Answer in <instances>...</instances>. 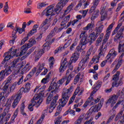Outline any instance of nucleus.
Wrapping results in <instances>:
<instances>
[{
  "instance_id": "44",
  "label": "nucleus",
  "mask_w": 124,
  "mask_h": 124,
  "mask_svg": "<svg viewBox=\"0 0 124 124\" xmlns=\"http://www.w3.org/2000/svg\"><path fill=\"white\" fill-rule=\"evenodd\" d=\"M37 31V29L36 28H33L28 34V37L31 36L33 33H35Z\"/></svg>"
},
{
  "instance_id": "15",
  "label": "nucleus",
  "mask_w": 124,
  "mask_h": 124,
  "mask_svg": "<svg viewBox=\"0 0 124 124\" xmlns=\"http://www.w3.org/2000/svg\"><path fill=\"white\" fill-rule=\"evenodd\" d=\"M50 18H46L41 24V25L40 26V28L42 29L43 30L42 33H45L46 32V31L49 29V27H50V25H48L49 23V20H50Z\"/></svg>"
},
{
  "instance_id": "10",
  "label": "nucleus",
  "mask_w": 124,
  "mask_h": 124,
  "mask_svg": "<svg viewBox=\"0 0 124 124\" xmlns=\"http://www.w3.org/2000/svg\"><path fill=\"white\" fill-rule=\"evenodd\" d=\"M104 100L102 99L98 105L92 107L89 109L88 115H92V114H93V112L94 113V112H98V111H99V110H100L102 107Z\"/></svg>"
},
{
  "instance_id": "27",
  "label": "nucleus",
  "mask_w": 124,
  "mask_h": 124,
  "mask_svg": "<svg viewBox=\"0 0 124 124\" xmlns=\"http://www.w3.org/2000/svg\"><path fill=\"white\" fill-rule=\"evenodd\" d=\"M95 93L94 91H93L91 93L90 96L88 98L87 100L85 102V103L83 105V107L84 108H86V107H87L88 105H89V104H90V103H91V102L93 101V93Z\"/></svg>"
},
{
  "instance_id": "6",
  "label": "nucleus",
  "mask_w": 124,
  "mask_h": 124,
  "mask_svg": "<svg viewBox=\"0 0 124 124\" xmlns=\"http://www.w3.org/2000/svg\"><path fill=\"white\" fill-rule=\"evenodd\" d=\"M119 30L116 29V28L115 30L112 31V35H115L116 33L117 34L115 36L114 38L113 39V41L114 42H119V41H121L122 39H123V37H124V27H122L118 32Z\"/></svg>"
},
{
  "instance_id": "20",
  "label": "nucleus",
  "mask_w": 124,
  "mask_h": 124,
  "mask_svg": "<svg viewBox=\"0 0 124 124\" xmlns=\"http://www.w3.org/2000/svg\"><path fill=\"white\" fill-rule=\"evenodd\" d=\"M58 89L59 86H58V83L56 82H54L51 83L50 86L48 89V91L53 93L54 92L56 93V92H58Z\"/></svg>"
},
{
  "instance_id": "39",
  "label": "nucleus",
  "mask_w": 124,
  "mask_h": 124,
  "mask_svg": "<svg viewBox=\"0 0 124 124\" xmlns=\"http://www.w3.org/2000/svg\"><path fill=\"white\" fill-rule=\"evenodd\" d=\"M104 35V34L103 33H102L100 34L99 37L98 38L96 41V45L97 46L99 44V43H101V41H102V39L103 38V36Z\"/></svg>"
},
{
  "instance_id": "50",
  "label": "nucleus",
  "mask_w": 124,
  "mask_h": 124,
  "mask_svg": "<svg viewBox=\"0 0 124 124\" xmlns=\"http://www.w3.org/2000/svg\"><path fill=\"white\" fill-rule=\"evenodd\" d=\"M100 14L102 15L101 16V21H104L107 17V13H100Z\"/></svg>"
},
{
  "instance_id": "33",
  "label": "nucleus",
  "mask_w": 124,
  "mask_h": 124,
  "mask_svg": "<svg viewBox=\"0 0 124 124\" xmlns=\"http://www.w3.org/2000/svg\"><path fill=\"white\" fill-rule=\"evenodd\" d=\"M99 15V10H96V11H95L93 14L92 15V16L91 18V19L92 20V21H93V20H94V19H96V18H97V17H98Z\"/></svg>"
},
{
  "instance_id": "12",
  "label": "nucleus",
  "mask_w": 124,
  "mask_h": 124,
  "mask_svg": "<svg viewBox=\"0 0 124 124\" xmlns=\"http://www.w3.org/2000/svg\"><path fill=\"white\" fill-rule=\"evenodd\" d=\"M117 55H118V52L116 51H115V50H114V49H111L108 54L107 55L106 57V60H107V61H108V62H113V60H114V59H115V58L116 57V56H117Z\"/></svg>"
},
{
  "instance_id": "13",
  "label": "nucleus",
  "mask_w": 124,
  "mask_h": 124,
  "mask_svg": "<svg viewBox=\"0 0 124 124\" xmlns=\"http://www.w3.org/2000/svg\"><path fill=\"white\" fill-rule=\"evenodd\" d=\"M41 87V85H38L34 89V93H35L38 90L37 93H38V95H35V96H40L39 98H40L41 96H44V92L45 89H46V85H44L42 87Z\"/></svg>"
},
{
  "instance_id": "58",
  "label": "nucleus",
  "mask_w": 124,
  "mask_h": 124,
  "mask_svg": "<svg viewBox=\"0 0 124 124\" xmlns=\"http://www.w3.org/2000/svg\"><path fill=\"white\" fill-rule=\"evenodd\" d=\"M45 117V115L44 114H42L41 115V119H40L37 122L36 124H41L42 122H43V120H44V117Z\"/></svg>"
},
{
  "instance_id": "31",
  "label": "nucleus",
  "mask_w": 124,
  "mask_h": 124,
  "mask_svg": "<svg viewBox=\"0 0 124 124\" xmlns=\"http://www.w3.org/2000/svg\"><path fill=\"white\" fill-rule=\"evenodd\" d=\"M57 29H58V27H55L51 30V32L47 37V39H51L52 37L55 35V33L56 31H57Z\"/></svg>"
},
{
  "instance_id": "42",
  "label": "nucleus",
  "mask_w": 124,
  "mask_h": 124,
  "mask_svg": "<svg viewBox=\"0 0 124 124\" xmlns=\"http://www.w3.org/2000/svg\"><path fill=\"white\" fill-rule=\"evenodd\" d=\"M49 62H50L49 64L50 68H53V65H54V63L55 62V59L53 57H51L48 59Z\"/></svg>"
},
{
  "instance_id": "63",
  "label": "nucleus",
  "mask_w": 124,
  "mask_h": 124,
  "mask_svg": "<svg viewBox=\"0 0 124 124\" xmlns=\"http://www.w3.org/2000/svg\"><path fill=\"white\" fill-rule=\"evenodd\" d=\"M16 33H17V31L16 30H15L12 32V36L13 39H16V38H17V36H16Z\"/></svg>"
},
{
  "instance_id": "41",
  "label": "nucleus",
  "mask_w": 124,
  "mask_h": 124,
  "mask_svg": "<svg viewBox=\"0 0 124 124\" xmlns=\"http://www.w3.org/2000/svg\"><path fill=\"white\" fill-rule=\"evenodd\" d=\"M84 114H81L78 119L75 122V124H80L84 119Z\"/></svg>"
},
{
  "instance_id": "49",
  "label": "nucleus",
  "mask_w": 124,
  "mask_h": 124,
  "mask_svg": "<svg viewBox=\"0 0 124 124\" xmlns=\"http://www.w3.org/2000/svg\"><path fill=\"white\" fill-rule=\"evenodd\" d=\"M107 6L105 5H103L101 7L100 13H107Z\"/></svg>"
},
{
  "instance_id": "32",
  "label": "nucleus",
  "mask_w": 124,
  "mask_h": 124,
  "mask_svg": "<svg viewBox=\"0 0 124 124\" xmlns=\"http://www.w3.org/2000/svg\"><path fill=\"white\" fill-rule=\"evenodd\" d=\"M123 63V59H120V60H118L117 64L116 65L114 69H113L112 72L115 73V71L118 70L120 67H121V66L122 65V64Z\"/></svg>"
},
{
  "instance_id": "19",
  "label": "nucleus",
  "mask_w": 124,
  "mask_h": 124,
  "mask_svg": "<svg viewBox=\"0 0 124 124\" xmlns=\"http://www.w3.org/2000/svg\"><path fill=\"white\" fill-rule=\"evenodd\" d=\"M54 7H55L54 4L51 5L47 7V10L46 12V17L55 15V13H54Z\"/></svg>"
},
{
  "instance_id": "62",
  "label": "nucleus",
  "mask_w": 124,
  "mask_h": 124,
  "mask_svg": "<svg viewBox=\"0 0 124 124\" xmlns=\"http://www.w3.org/2000/svg\"><path fill=\"white\" fill-rule=\"evenodd\" d=\"M12 77H13V76L10 75L8 78H7V81L6 82V83L9 84V83L12 82Z\"/></svg>"
},
{
  "instance_id": "51",
  "label": "nucleus",
  "mask_w": 124,
  "mask_h": 124,
  "mask_svg": "<svg viewBox=\"0 0 124 124\" xmlns=\"http://www.w3.org/2000/svg\"><path fill=\"white\" fill-rule=\"evenodd\" d=\"M3 11L5 13L8 12V2H6L4 6Z\"/></svg>"
},
{
  "instance_id": "29",
  "label": "nucleus",
  "mask_w": 124,
  "mask_h": 124,
  "mask_svg": "<svg viewBox=\"0 0 124 124\" xmlns=\"http://www.w3.org/2000/svg\"><path fill=\"white\" fill-rule=\"evenodd\" d=\"M73 6H74V4L73 3H71L68 7H67L66 9L64 11L63 13V16H65V15H67L69 12H70L72 9L73 8Z\"/></svg>"
},
{
  "instance_id": "26",
  "label": "nucleus",
  "mask_w": 124,
  "mask_h": 124,
  "mask_svg": "<svg viewBox=\"0 0 124 124\" xmlns=\"http://www.w3.org/2000/svg\"><path fill=\"white\" fill-rule=\"evenodd\" d=\"M26 106L25 105V102H23L21 103V107L20 108V114L25 117V118H27L28 117V114L25 112V108Z\"/></svg>"
},
{
  "instance_id": "30",
  "label": "nucleus",
  "mask_w": 124,
  "mask_h": 124,
  "mask_svg": "<svg viewBox=\"0 0 124 124\" xmlns=\"http://www.w3.org/2000/svg\"><path fill=\"white\" fill-rule=\"evenodd\" d=\"M12 49H13V48L11 47L8 52H5L4 54L3 57H5V58L4 59L5 60H6L7 62V61H9V60H10V59H12V58H11V56L10 55V52H11V51H12Z\"/></svg>"
},
{
  "instance_id": "17",
  "label": "nucleus",
  "mask_w": 124,
  "mask_h": 124,
  "mask_svg": "<svg viewBox=\"0 0 124 124\" xmlns=\"http://www.w3.org/2000/svg\"><path fill=\"white\" fill-rule=\"evenodd\" d=\"M6 108L4 109V111L2 113H1L0 114V124H2L3 123V118L6 116V114L8 113L9 111V109L10 108H9L11 106L10 104H6Z\"/></svg>"
},
{
  "instance_id": "21",
  "label": "nucleus",
  "mask_w": 124,
  "mask_h": 124,
  "mask_svg": "<svg viewBox=\"0 0 124 124\" xmlns=\"http://www.w3.org/2000/svg\"><path fill=\"white\" fill-rule=\"evenodd\" d=\"M39 97V96H34L32 99L31 103L28 106V109L29 111H31V112H32V111H33V106H35V104H36V101L34 100H37Z\"/></svg>"
},
{
  "instance_id": "22",
  "label": "nucleus",
  "mask_w": 124,
  "mask_h": 124,
  "mask_svg": "<svg viewBox=\"0 0 124 124\" xmlns=\"http://www.w3.org/2000/svg\"><path fill=\"white\" fill-rule=\"evenodd\" d=\"M99 35L97 34V33L94 32L91 33L88 37V40L89 42V45H92V44L93 42V41L96 40V38L98 37Z\"/></svg>"
},
{
  "instance_id": "28",
  "label": "nucleus",
  "mask_w": 124,
  "mask_h": 124,
  "mask_svg": "<svg viewBox=\"0 0 124 124\" xmlns=\"http://www.w3.org/2000/svg\"><path fill=\"white\" fill-rule=\"evenodd\" d=\"M94 3L93 5L90 8L89 13H92V12H93L94 10H95V8H96V6L98 5V3H99V0H94Z\"/></svg>"
},
{
  "instance_id": "43",
  "label": "nucleus",
  "mask_w": 124,
  "mask_h": 124,
  "mask_svg": "<svg viewBox=\"0 0 124 124\" xmlns=\"http://www.w3.org/2000/svg\"><path fill=\"white\" fill-rule=\"evenodd\" d=\"M4 99H5L4 92L0 93V104H1L4 101Z\"/></svg>"
},
{
  "instance_id": "56",
  "label": "nucleus",
  "mask_w": 124,
  "mask_h": 124,
  "mask_svg": "<svg viewBox=\"0 0 124 124\" xmlns=\"http://www.w3.org/2000/svg\"><path fill=\"white\" fill-rule=\"evenodd\" d=\"M123 5H124V3H120L118 4V6L116 10V12H119V10H121V9H122V8H123Z\"/></svg>"
},
{
  "instance_id": "2",
  "label": "nucleus",
  "mask_w": 124,
  "mask_h": 124,
  "mask_svg": "<svg viewBox=\"0 0 124 124\" xmlns=\"http://www.w3.org/2000/svg\"><path fill=\"white\" fill-rule=\"evenodd\" d=\"M120 74H121V72L120 71H117L116 74L112 77V80H113L114 81L112 83V87L109 89H106L105 91V93H111V92H112V89H113V88L114 87H116V88H118L119 86H122V85L124 84V82H123V79H120Z\"/></svg>"
},
{
  "instance_id": "55",
  "label": "nucleus",
  "mask_w": 124,
  "mask_h": 124,
  "mask_svg": "<svg viewBox=\"0 0 124 124\" xmlns=\"http://www.w3.org/2000/svg\"><path fill=\"white\" fill-rule=\"evenodd\" d=\"M9 87V84L5 83L3 87L2 88V90L3 91L4 93H6V91L8 89Z\"/></svg>"
},
{
  "instance_id": "60",
  "label": "nucleus",
  "mask_w": 124,
  "mask_h": 124,
  "mask_svg": "<svg viewBox=\"0 0 124 124\" xmlns=\"http://www.w3.org/2000/svg\"><path fill=\"white\" fill-rule=\"evenodd\" d=\"M69 19H70V15H68V16H66L63 21H64V22H65V23H67V22H68V21H69Z\"/></svg>"
},
{
  "instance_id": "11",
  "label": "nucleus",
  "mask_w": 124,
  "mask_h": 124,
  "mask_svg": "<svg viewBox=\"0 0 124 124\" xmlns=\"http://www.w3.org/2000/svg\"><path fill=\"white\" fill-rule=\"evenodd\" d=\"M67 3V2H64L61 0V2H59V3L56 5L55 8L54 9L53 13L54 15L56 14H60L61 13L62 7Z\"/></svg>"
},
{
  "instance_id": "54",
  "label": "nucleus",
  "mask_w": 124,
  "mask_h": 124,
  "mask_svg": "<svg viewBox=\"0 0 124 124\" xmlns=\"http://www.w3.org/2000/svg\"><path fill=\"white\" fill-rule=\"evenodd\" d=\"M70 45V40H68L66 43H65L63 46H61L62 49L63 50V49H65V48H67L68 46Z\"/></svg>"
},
{
  "instance_id": "3",
  "label": "nucleus",
  "mask_w": 124,
  "mask_h": 124,
  "mask_svg": "<svg viewBox=\"0 0 124 124\" xmlns=\"http://www.w3.org/2000/svg\"><path fill=\"white\" fill-rule=\"evenodd\" d=\"M73 86H71L70 88L64 90L63 93H62V98L59 100V104L62 106V107L65 106V105L67 103V102L69 99V97H70V94L73 91Z\"/></svg>"
},
{
  "instance_id": "53",
  "label": "nucleus",
  "mask_w": 124,
  "mask_h": 124,
  "mask_svg": "<svg viewBox=\"0 0 124 124\" xmlns=\"http://www.w3.org/2000/svg\"><path fill=\"white\" fill-rule=\"evenodd\" d=\"M77 46V42L75 41L73 44L70 46V49L71 51H73L75 49V47Z\"/></svg>"
},
{
  "instance_id": "25",
  "label": "nucleus",
  "mask_w": 124,
  "mask_h": 124,
  "mask_svg": "<svg viewBox=\"0 0 124 124\" xmlns=\"http://www.w3.org/2000/svg\"><path fill=\"white\" fill-rule=\"evenodd\" d=\"M118 53H122L121 55L120 56L119 59H123L124 55V43L122 44H121V42H119L118 46Z\"/></svg>"
},
{
  "instance_id": "59",
  "label": "nucleus",
  "mask_w": 124,
  "mask_h": 124,
  "mask_svg": "<svg viewBox=\"0 0 124 124\" xmlns=\"http://www.w3.org/2000/svg\"><path fill=\"white\" fill-rule=\"evenodd\" d=\"M79 79H80V76H79V75H78L75 78V79L74 80V84H77V83L79 82Z\"/></svg>"
},
{
  "instance_id": "64",
  "label": "nucleus",
  "mask_w": 124,
  "mask_h": 124,
  "mask_svg": "<svg viewBox=\"0 0 124 124\" xmlns=\"http://www.w3.org/2000/svg\"><path fill=\"white\" fill-rule=\"evenodd\" d=\"M29 39V37L27 36L26 37H25L21 40V42L20 43V45H23V44H25V42L27 41Z\"/></svg>"
},
{
  "instance_id": "48",
  "label": "nucleus",
  "mask_w": 124,
  "mask_h": 124,
  "mask_svg": "<svg viewBox=\"0 0 124 124\" xmlns=\"http://www.w3.org/2000/svg\"><path fill=\"white\" fill-rule=\"evenodd\" d=\"M46 5H48V3L45 2H42L39 3L37 6V8L38 9H41L42 7H45Z\"/></svg>"
},
{
  "instance_id": "4",
  "label": "nucleus",
  "mask_w": 124,
  "mask_h": 124,
  "mask_svg": "<svg viewBox=\"0 0 124 124\" xmlns=\"http://www.w3.org/2000/svg\"><path fill=\"white\" fill-rule=\"evenodd\" d=\"M7 65L6 64L4 65V67H6L4 70H2L0 72V80H2L4 78L5 76V74L6 75H9V74H11L12 72V70H14V68H16L17 67V63L16 62L14 61L13 62L11 66H8L7 67Z\"/></svg>"
},
{
  "instance_id": "61",
  "label": "nucleus",
  "mask_w": 124,
  "mask_h": 124,
  "mask_svg": "<svg viewBox=\"0 0 124 124\" xmlns=\"http://www.w3.org/2000/svg\"><path fill=\"white\" fill-rule=\"evenodd\" d=\"M74 99H75V95H73V96L71 97L68 103V105H70V104H72V103H73V101H74Z\"/></svg>"
},
{
  "instance_id": "1",
  "label": "nucleus",
  "mask_w": 124,
  "mask_h": 124,
  "mask_svg": "<svg viewBox=\"0 0 124 124\" xmlns=\"http://www.w3.org/2000/svg\"><path fill=\"white\" fill-rule=\"evenodd\" d=\"M31 83H27L25 85V88H21L19 91L15 95V97L16 99L12 104L13 108H15L17 105H18V103H19L21 97L22 95L23 94V93H29L31 90Z\"/></svg>"
},
{
  "instance_id": "40",
  "label": "nucleus",
  "mask_w": 124,
  "mask_h": 124,
  "mask_svg": "<svg viewBox=\"0 0 124 124\" xmlns=\"http://www.w3.org/2000/svg\"><path fill=\"white\" fill-rule=\"evenodd\" d=\"M33 51H34V47H31V48H30V50L28 51V53L26 54V55L25 56H23L21 58V61H23V59H26L27 57H28V56H30V55H31V53H32Z\"/></svg>"
},
{
  "instance_id": "46",
  "label": "nucleus",
  "mask_w": 124,
  "mask_h": 124,
  "mask_svg": "<svg viewBox=\"0 0 124 124\" xmlns=\"http://www.w3.org/2000/svg\"><path fill=\"white\" fill-rule=\"evenodd\" d=\"M13 50V48L12 49V51L10 52V56H11V58H13V57H15V56H17L16 55L17 53V49Z\"/></svg>"
},
{
  "instance_id": "52",
  "label": "nucleus",
  "mask_w": 124,
  "mask_h": 124,
  "mask_svg": "<svg viewBox=\"0 0 124 124\" xmlns=\"http://www.w3.org/2000/svg\"><path fill=\"white\" fill-rule=\"evenodd\" d=\"M122 103V104H124V99L122 100V101H118L115 105V106L113 107V109H117L118 108V106L121 104V103Z\"/></svg>"
},
{
  "instance_id": "7",
  "label": "nucleus",
  "mask_w": 124,
  "mask_h": 124,
  "mask_svg": "<svg viewBox=\"0 0 124 124\" xmlns=\"http://www.w3.org/2000/svg\"><path fill=\"white\" fill-rule=\"evenodd\" d=\"M69 66V69L70 71H72L73 70V66L71 65V63H69L66 62V58H65L63 61H61V66L59 69L60 72H63L65 68Z\"/></svg>"
},
{
  "instance_id": "36",
  "label": "nucleus",
  "mask_w": 124,
  "mask_h": 124,
  "mask_svg": "<svg viewBox=\"0 0 124 124\" xmlns=\"http://www.w3.org/2000/svg\"><path fill=\"white\" fill-rule=\"evenodd\" d=\"M27 70H28V71L30 70V63H27L25 67L22 69L20 74L22 75L24 74L25 73L27 72Z\"/></svg>"
},
{
  "instance_id": "8",
  "label": "nucleus",
  "mask_w": 124,
  "mask_h": 124,
  "mask_svg": "<svg viewBox=\"0 0 124 124\" xmlns=\"http://www.w3.org/2000/svg\"><path fill=\"white\" fill-rule=\"evenodd\" d=\"M80 38H81L80 41L79 45L82 46V47H85L86 48V45L87 43L90 45V42H89L88 39V35L86 34V31H82L80 36Z\"/></svg>"
},
{
  "instance_id": "45",
  "label": "nucleus",
  "mask_w": 124,
  "mask_h": 124,
  "mask_svg": "<svg viewBox=\"0 0 124 124\" xmlns=\"http://www.w3.org/2000/svg\"><path fill=\"white\" fill-rule=\"evenodd\" d=\"M124 89H122V91H119L117 93V94L116 95V96H118V98H119V97L120 96L122 98H124Z\"/></svg>"
},
{
  "instance_id": "9",
  "label": "nucleus",
  "mask_w": 124,
  "mask_h": 124,
  "mask_svg": "<svg viewBox=\"0 0 124 124\" xmlns=\"http://www.w3.org/2000/svg\"><path fill=\"white\" fill-rule=\"evenodd\" d=\"M106 50H107V46L106 45L103 48V49H100V52L97 56H94L93 57L91 61V63L93 64V63H94L95 64V63H97V62H99V59H100V56H102L104 53L106 51Z\"/></svg>"
},
{
  "instance_id": "47",
  "label": "nucleus",
  "mask_w": 124,
  "mask_h": 124,
  "mask_svg": "<svg viewBox=\"0 0 124 124\" xmlns=\"http://www.w3.org/2000/svg\"><path fill=\"white\" fill-rule=\"evenodd\" d=\"M27 48H28V47L27 46V45H25V47L21 50L20 54L18 55H16V57H19V56H23V55H24V54L26 53V51H27Z\"/></svg>"
},
{
  "instance_id": "23",
  "label": "nucleus",
  "mask_w": 124,
  "mask_h": 124,
  "mask_svg": "<svg viewBox=\"0 0 124 124\" xmlns=\"http://www.w3.org/2000/svg\"><path fill=\"white\" fill-rule=\"evenodd\" d=\"M117 100H118V96H117L116 95H113L109 98L108 101L107 102V103H111L110 106L111 107H113L114 105L116 104Z\"/></svg>"
},
{
  "instance_id": "57",
  "label": "nucleus",
  "mask_w": 124,
  "mask_h": 124,
  "mask_svg": "<svg viewBox=\"0 0 124 124\" xmlns=\"http://www.w3.org/2000/svg\"><path fill=\"white\" fill-rule=\"evenodd\" d=\"M49 82V78L47 77H46L45 78H44L41 80V83H43V84H47Z\"/></svg>"
},
{
  "instance_id": "24",
  "label": "nucleus",
  "mask_w": 124,
  "mask_h": 124,
  "mask_svg": "<svg viewBox=\"0 0 124 124\" xmlns=\"http://www.w3.org/2000/svg\"><path fill=\"white\" fill-rule=\"evenodd\" d=\"M114 25H115V23L113 22L107 28L106 31V34L105 36V38H106L107 39H109L110 34H111V30L113 29V27Z\"/></svg>"
},
{
  "instance_id": "37",
  "label": "nucleus",
  "mask_w": 124,
  "mask_h": 124,
  "mask_svg": "<svg viewBox=\"0 0 124 124\" xmlns=\"http://www.w3.org/2000/svg\"><path fill=\"white\" fill-rule=\"evenodd\" d=\"M103 28H104V26L102 25H101L98 28L96 27L95 28V30L96 31V33L99 36L100 35V33L102 32V30H103Z\"/></svg>"
},
{
  "instance_id": "14",
  "label": "nucleus",
  "mask_w": 124,
  "mask_h": 124,
  "mask_svg": "<svg viewBox=\"0 0 124 124\" xmlns=\"http://www.w3.org/2000/svg\"><path fill=\"white\" fill-rule=\"evenodd\" d=\"M43 46L44 48L41 49L40 51H38V52L37 53L36 57H35V60L36 61H38L39 60V58L43 54H44V51H45V49H47V50H49L50 49V46L49 45H47V43H45Z\"/></svg>"
},
{
  "instance_id": "34",
  "label": "nucleus",
  "mask_w": 124,
  "mask_h": 124,
  "mask_svg": "<svg viewBox=\"0 0 124 124\" xmlns=\"http://www.w3.org/2000/svg\"><path fill=\"white\" fill-rule=\"evenodd\" d=\"M29 42L30 44H25V45H26V47H27V48H31V46H32L34 44H35V43H36L35 40H34L33 39H30L29 41Z\"/></svg>"
},
{
  "instance_id": "16",
  "label": "nucleus",
  "mask_w": 124,
  "mask_h": 124,
  "mask_svg": "<svg viewBox=\"0 0 124 124\" xmlns=\"http://www.w3.org/2000/svg\"><path fill=\"white\" fill-rule=\"evenodd\" d=\"M88 59V57H86L85 59L84 58L80 61L77 69V70L78 71H79V70H81V69H84V67H86V66H87Z\"/></svg>"
},
{
  "instance_id": "35",
  "label": "nucleus",
  "mask_w": 124,
  "mask_h": 124,
  "mask_svg": "<svg viewBox=\"0 0 124 124\" xmlns=\"http://www.w3.org/2000/svg\"><path fill=\"white\" fill-rule=\"evenodd\" d=\"M41 97L42 96L38 98L37 100H34V101H36V104H35L36 108H38V107H39V106L42 103V101H43V99L41 98Z\"/></svg>"
},
{
  "instance_id": "18",
  "label": "nucleus",
  "mask_w": 124,
  "mask_h": 124,
  "mask_svg": "<svg viewBox=\"0 0 124 124\" xmlns=\"http://www.w3.org/2000/svg\"><path fill=\"white\" fill-rule=\"evenodd\" d=\"M59 98V96L55 95L54 96V98L52 101L51 103H50V105L49 108V113H52L53 112V110L56 108L57 100Z\"/></svg>"
},
{
  "instance_id": "5",
  "label": "nucleus",
  "mask_w": 124,
  "mask_h": 124,
  "mask_svg": "<svg viewBox=\"0 0 124 124\" xmlns=\"http://www.w3.org/2000/svg\"><path fill=\"white\" fill-rule=\"evenodd\" d=\"M86 49L85 46H83L80 45H79L75 50V53L72 55L70 61H71L72 62H76L79 59V56H80V53L82 52L83 50Z\"/></svg>"
},
{
  "instance_id": "38",
  "label": "nucleus",
  "mask_w": 124,
  "mask_h": 124,
  "mask_svg": "<svg viewBox=\"0 0 124 124\" xmlns=\"http://www.w3.org/2000/svg\"><path fill=\"white\" fill-rule=\"evenodd\" d=\"M54 95V93L53 92H51L49 93V95L47 97L46 100V104H49L50 102H51V100L53 99V96Z\"/></svg>"
}]
</instances>
